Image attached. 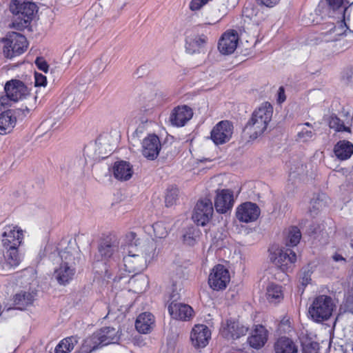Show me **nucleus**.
<instances>
[{
	"label": "nucleus",
	"mask_w": 353,
	"mask_h": 353,
	"mask_svg": "<svg viewBox=\"0 0 353 353\" xmlns=\"http://www.w3.org/2000/svg\"><path fill=\"white\" fill-rule=\"evenodd\" d=\"M123 256L125 271L129 273L140 272L145 270L154 256V249L149 243H144L141 248L132 247Z\"/></svg>",
	"instance_id": "nucleus-1"
},
{
	"label": "nucleus",
	"mask_w": 353,
	"mask_h": 353,
	"mask_svg": "<svg viewBox=\"0 0 353 353\" xmlns=\"http://www.w3.org/2000/svg\"><path fill=\"white\" fill-rule=\"evenodd\" d=\"M272 114L273 107L268 102L263 103L254 110L245 128L249 130L250 141L256 139L265 132Z\"/></svg>",
	"instance_id": "nucleus-2"
},
{
	"label": "nucleus",
	"mask_w": 353,
	"mask_h": 353,
	"mask_svg": "<svg viewBox=\"0 0 353 353\" xmlns=\"http://www.w3.org/2000/svg\"><path fill=\"white\" fill-rule=\"evenodd\" d=\"M270 261L279 268L288 277L287 272H290L297 260L296 253L289 248L272 245L268 250Z\"/></svg>",
	"instance_id": "nucleus-3"
},
{
	"label": "nucleus",
	"mask_w": 353,
	"mask_h": 353,
	"mask_svg": "<svg viewBox=\"0 0 353 353\" xmlns=\"http://www.w3.org/2000/svg\"><path fill=\"white\" fill-rule=\"evenodd\" d=\"M336 305L332 299L327 295L315 297L308 309L310 318L316 323L328 320L335 310Z\"/></svg>",
	"instance_id": "nucleus-4"
},
{
	"label": "nucleus",
	"mask_w": 353,
	"mask_h": 353,
	"mask_svg": "<svg viewBox=\"0 0 353 353\" xmlns=\"http://www.w3.org/2000/svg\"><path fill=\"white\" fill-rule=\"evenodd\" d=\"M2 41L3 54L8 59L21 54L28 48L26 38L15 32L9 33Z\"/></svg>",
	"instance_id": "nucleus-5"
},
{
	"label": "nucleus",
	"mask_w": 353,
	"mask_h": 353,
	"mask_svg": "<svg viewBox=\"0 0 353 353\" xmlns=\"http://www.w3.org/2000/svg\"><path fill=\"white\" fill-rule=\"evenodd\" d=\"M230 281V276L228 270L221 264L215 265L208 276L210 287L216 291L225 290Z\"/></svg>",
	"instance_id": "nucleus-6"
},
{
	"label": "nucleus",
	"mask_w": 353,
	"mask_h": 353,
	"mask_svg": "<svg viewBox=\"0 0 353 353\" xmlns=\"http://www.w3.org/2000/svg\"><path fill=\"white\" fill-rule=\"evenodd\" d=\"M213 212L211 200L207 198L201 199L195 205L192 219L198 225L204 226L212 219Z\"/></svg>",
	"instance_id": "nucleus-7"
},
{
	"label": "nucleus",
	"mask_w": 353,
	"mask_h": 353,
	"mask_svg": "<svg viewBox=\"0 0 353 353\" xmlns=\"http://www.w3.org/2000/svg\"><path fill=\"white\" fill-rule=\"evenodd\" d=\"M1 238L2 247L19 248L24 238L23 230L17 225H6Z\"/></svg>",
	"instance_id": "nucleus-8"
},
{
	"label": "nucleus",
	"mask_w": 353,
	"mask_h": 353,
	"mask_svg": "<svg viewBox=\"0 0 353 353\" xmlns=\"http://www.w3.org/2000/svg\"><path fill=\"white\" fill-rule=\"evenodd\" d=\"M2 256L0 257V270L8 272L17 268L22 260L19 248L2 247Z\"/></svg>",
	"instance_id": "nucleus-9"
},
{
	"label": "nucleus",
	"mask_w": 353,
	"mask_h": 353,
	"mask_svg": "<svg viewBox=\"0 0 353 353\" xmlns=\"http://www.w3.org/2000/svg\"><path fill=\"white\" fill-rule=\"evenodd\" d=\"M120 335L119 331L114 327H105L92 335V341L95 344L93 349L99 345L105 346L112 343H117L119 341Z\"/></svg>",
	"instance_id": "nucleus-10"
},
{
	"label": "nucleus",
	"mask_w": 353,
	"mask_h": 353,
	"mask_svg": "<svg viewBox=\"0 0 353 353\" xmlns=\"http://www.w3.org/2000/svg\"><path fill=\"white\" fill-rule=\"evenodd\" d=\"M239 37L236 31L230 30L225 32L218 42V50L223 55L234 53L237 48Z\"/></svg>",
	"instance_id": "nucleus-11"
},
{
	"label": "nucleus",
	"mask_w": 353,
	"mask_h": 353,
	"mask_svg": "<svg viewBox=\"0 0 353 353\" xmlns=\"http://www.w3.org/2000/svg\"><path fill=\"white\" fill-rule=\"evenodd\" d=\"M232 133V124L228 121H221L213 128L210 136L216 145H221L230 141Z\"/></svg>",
	"instance_id": "nucleus-12"
},
{
	"label": "nucleus",
	"mask_w": 353,
	"mask_h": 353,
	"mask_svg": "<svg viewBox=\"0 0 353 353\" xmlns=\"http://www.w3.org/2000/svg\"><path fill=\"white\" fill-rule=\"evenodd\" d=\"M6 96L9 101H17L26 98L29 94L28 88L22 81L17 79H12L8 81L4 88Z\"/></svg>",
	"instance_id": "nucleus-13"
},
{
	"label": "nucleus",
	"mask_w": 353,
	"mask_h": 353,
	"mask_svg": "<svg viewBox=\"0 0 353 353\" xmlns=\"http://www.w3.org/2000/svg\"><path fill=\"white\" fill-rule=\"evenodd\" d=\"M161 143L156 134H149L145 137L141 143V153L148 160L156 159L161 151Z\"/></svg>",
	"instance_id": "nucleus-14"
},
{
	"label": "nucleus",
	"mask_w": 353,
	"mask_h": 353,
	"mask_svg": "<svg viewBox=\"0 0 353 353\" xmlns=\"http://www.w3.org/2000/svg\"><path fill=\"white\" fill-rule=\"evenodd\" d=\"M211 339V331L203 324L195 325L190 332V341L195 348H203Z\"/></svg>",
	"instance_id": "nucleus-15"
},
{
	"label": "nucleus",
	"mask_w": 353,
	"mask_h": 353,
	"mask_svg": "<svg viewBox=\"0 0 353 353\" xmlns=\"http://www.w3.org/2000/svg\"><path fill=\"white\" fill-rule=\"evenodd\" d=\"M37 6L34 3L27 0H12L10 6L12 13L23 18H28L30 21L37 11Z\"/></svg>",
	"instance_id": "nucleus-16"
},
{
	"label": "nucleus",
	"mask_w": 353,
	"mask_h": 353,
	"mask_svg": "<svg viewBox=\"0 0 353 353\" xmlns=\"http://www.w3.org/2000/svg\"><path fill=\"white\" fill-rule=\"evenodd\" d=\"M116 141L108 133L101 134L95 142L97 158H105L114 150Z\"/></svg>",
	"instance_id": "nucleus-17"
},
{
	"label": "nucleus",
	"mask_w": 353,
	"mask_h": 353,
	"mask_svg": "<svg viewBox=\"0 0 353 353\" xmlns=\"http://www.w3.org/2000/svg\"><path fill=\"white\" fill-rule=\"evenodd\" d=\"M208 40V37L203 34H190L185 39L186 52L190 54L201 53L207 44Z\"/></svg>",
	"instance_id": "nucleus-18"
},
{
	"label": "nucleus",
	"mask_w": 353,
	"mask_h": 353,
	"mask_svg": "<svg viewBox=\"0 0 353 353\" xmlns=\"http://www.w3.org/2000/svg\"><path fill=\"white\" fill-rule=\"evenodd\" d=\"M223 337L228 340L239 339L242 334V326L240 323L233 319L223 322L220 330Z\"/></svg>",
	"instance_id": "nucleus-19"
},
{
	"label": "nucleus",
	"mask_w": 353,
	"mask_h": 353,
	"mask_svg": "<svg viewBox=\"0 0 353 353\" xmlns=\"http://www.w3.org/2000/svg\"><path fill=\"white\" fill-rule=\"evenodd\" d=\"M168 312L173 319L182 321H189L193 316V310L190 305L174 301L168 305Z\"/></svg>",
	"instance_id": "nucleus-20"
},
{
	"label": "nucleus",
	"mask_w": 353,
	"mask_h": 353,
	"mask_svg": "<svg viewBox=\"0 0 353 353\" xmlns=\"http://www.w3.org/2000/svg\"><path fill=\"white\" fill-rule=\"evenodd\" d=\"M193 115L192 110L187 105L175 108L170 117V121L173 125L177 127L183 126Z\"/></svg>",
	"instance_id": "nucleus-21"
},
{
	"label": "nucleus",
	"mask_w": 353,
	"mask_h": 353,
	"mask_svg": "<svg viewBox=\"0 0 353 353\" xmlns=\"http://www.w3.org/2000/svg\"><path fill=\"white\" fill-rule=\"evenodd\" d=\"M234 205V197L232 193L228 190H222L217 193L214 206L219 213H226L231 210Z\"/></svg>",
	"instance_id": "nucleus-22"
},
{
	"label": "nucleus",
	"mask_w": 353,
	"mask_h": 353,
	"mask_svg": "<svg viewBox=\"0 0 353 353\" xmlns=\"http://www.w3.org/2000/svg\"><path fill=\"white\" fill-rule=\"evenodd\" d=\"M75 272V267L60 264L59 267L54 270L53 277L59 284L65 285L73 279Z\"/></svg>",
	"instance_id": "nucleus-23"
},
{
	"label": "nucleus",
	"mask_w": 353,
	"mask_h": 353,
	"mask_svg": "<svg viewBox=\"0 0 353 353\" xmlns=\"http://www.w3.org/2000/svg\"><path fill=\"white\" fill-rule=\"evenodd\" d=\"M99 254L101 260H108L119 257V246L116 241L104 240L99 245Z\"/></svg>",
	"instance_id": "nucleus-24"
},
{
	"label": "nucleus",
	"mask_w": 353,
	"mask_h": 353,
	"mask_svg": "<svg viewBox=\"0 0 353 353\" xmlns=\"http://www.w3.org/2000/svg\"><path fill=\"white\" fill-rule=\"evenodd\" d=\"M265 299L270 304L277 305L284 299V290L281 285L273 282L268 284L265 289Z\"/></svg>",
	"instance_id": "nucleus-25"
},
{
	"label": "nucleus",
	"mask_w": 353,
	"mask_h": 353,
	"mask_svg": "<svg viewBox=\"0 0 353 353\" xmlns=\"http://www.w3.org/2000/svg\"><path fill=\"white\" fill-rule=\"evenodd\" d=\"M154 325V317L149 312L140 314L137 318L135 327L142 334H147L152 331Z\"/></svg>",
	"instance_id": "nucleus-26"
},
{
	"label": "nucleus",
	"mask_w": 353,
	"mask_h": 353,
	"mask_svg": "<svg viewBox=\"0 0 353 353\" xmlns=\"http://www.w3.org/2000/svg\"><path fill=\"white\" fill-rule=\"evenodd\" d=\"M267 339V330L263 326L258 325L255 326L252 335L248 339V342L251 347L259 349L265 345Z\"/></svg>",
	"instance_id": "nucleus-27"
},
{
	"label": "nucleus",
	"mask_w": 353,
	"mask_h": 353,
	"mask_svg": "<svg viewBox=\"0 0 353 353\" xmlns=\"http://www.w3.org/2000/svg\"><path fill=\"white\" fill-rule=\"evenodd\" d=\"M132 167L127 161H117L113 166V174L118 180L127 181L132 177Z\"/></svg>",
	"instance_id": "nucleus-28"
},
{
	"label": "nucleus",
	"mask_w": 353,
	"mask_h": 353,
	"mask_svg": "<svg viewBox=\"0 0 353 353\" xmlns=\"http://www.w3.org/2000/svg\"><path fill=\"white\" fill-rule=\"evenodd\" d=\"M275 353H298V346L288 337H280L274 345Z\"/></svg>",
	"instance_id": "nucleus-29"
},
{
	"label": "nucleus",
	"mask_w": 353,
	"mask_h": 353,
	"mask_svg": "<svg viewBox=\"0 0 353 353\" xmlns=\"http://www.w3.org/2000/svg\"><path fill=\"white\" fill-rule=\"evenodd\" d=\"M334 153L341 161L349 159L353 154V144L349 141H339L334 147Z\"/></svg>",
	"instance_id": "nucleus-30"
},
{
	"label": "nucleus",
	"mask_w": 353,
	"mask_h": 353,
	"mask_svg": "<svg viewBox=\"0 0 353 353\" xmlns=\"http://www.w3.org/2000/svg\"><path fill=\"white\" fill-rule=\"evenodd\" d=\"M16 117L12 114L11 110L5 111L0 114V134L10 133L15 126Z\"/></svg>",
	"instance_id": "nucleus-31"
},
{
	"label": "nucleus",
	"mask_w": 353,
	"mask_h": 353,
	"mask_svg": "<svg viewBox=\"0 0 353 353\" xmlns=\"http://www.w3.org/2000/svg\"><path fill=\"white\" fill-rule=\"evenodd\" d=\"M284 243L286 247L296 246L300 242L301 233L296 226H290L284 232Z\"/></svg>",
	"instance_id": "nucleus-32"
},
{
	"label": "nucleus",
	"mask_w": 353,
	"mask_h": 353,
	"mask_svg": "<svg viewBox=\"0 0 353 353\" xmlns=\"http://www.w3.org/2000/svg\"><path fill=\"white\" fill-rule=\"evenodd\" d=\"M34 300V294L29 292H21L17 294L14 298V303L17 308L23 310L31 305Z\"/></svg>",
	"instance_id": "nucleus-33"
},
{
	"label": "nucleus",
	"mask_w": 353,
	"mask_h": 353,
	"mask_svg": "<svg viewBox=\"0 0 353 353\" xmlns=\"http://www.w3.org/2000/svg\"><path fill=\"white\" fill-rule=\"evenodd\" d=\"M59 254L61 260V264L69 265L72 267L75 266V261L79 255L78 250L70 246H68L65 250H61Z\"/></svg>",
	"instance_id": "nucleus-34"
},
{
	"label": "nucleus",
	"mask_w": 353,
	"mask_h": 353,
	"mask_svg": "<svg viewBox=\"0 0 353 353\" xmlns=\"http://www.w3.org/2000/svg\"><path fill=\"white\" fill-rule=\"evenodd\" d=\"M261 213L259 206L252 202H244V223L254 222Z\"/></svg>",
	"instance_id": "nucleus-35"
},
{
	"label": "nucleus",
	"mask_w": 353,
	"mask_h": 353,
	"mask_svg": "<svg viewBox=\"0 0 353 353\" xmlns=\"http://www.w3.org/2000/svg\"><path fill=\"white\" fill-rule=\"evenodd\" d=\"M78 343L77 336H71L62 339L56 346L55 353H70Z\"/></svg>",
	"instance_id": "nucleus-36"
},
{
	"label": "nucleus",
	"mask_w": 353,
	"mask_h": 353,
	"mask_svg": "<svg viewBox=\"0 0 353 353\" xmlns=\"http://www.w3.org/2000/svg\"><path fill=\"white\" fill-rule=\"evenodd\" d=\"M330 8L336 12L337 18H344L349 2L346 0H327Z\"/></svg>",
	"instance_id": "nucleus-37"
},
{
	"label": "nucleus",
	"mask_w": 353,
	"mask_h": 353,
	"mask_svg": "<svg viewBox=\"0 0 353 353\" xmlns=\"http://www.w3.org/2000/svg\"><path fill=\"white\" fill-rule=\"evenodd\" d=\"M311 126L310 123H305L299 126V130L297 134V140L301 142H307L312 139L314 132L309 129Z\"/></svg>",
	"instance_id": "nucleus-38"
},
{
	"label": "nucleus",
	"mask_w": 353,
	"mask_h": 353,
	"mask_svg": "<svg viewBox=\"0 0 353 353\" xmlns=\"http://www.w3.org/2000/svg\"><path fill=\"white\" fill-rule=\"evenodd\" d=\"M125 242L127 245L121 247L123 250V252H125L128 249H131L132 247L141 248L142 245H141L140 239L134 232H130L125 235Z\"/></svg>",
	"instance_id": "nucleus-39"
},
{
	"label": "nucleus",
	"mask_w": 353,
	"mask_h": 353,
	"mask_svg": "<svg viewBox=\"0 0 353 353\" xmlns=\"http://www.w3.org/2000/svg\"><path fill=\"white\" fill-rule=\"evenodd\" d=\"M328 122L330 128L334 129L336 132H351L350 126L346 125L336 116H331Z\"/></svg>",
	"instance_id": "nucleus-40"
},
{
	"label": "nucleus",
	"mask_w": 353,
	"mask_h": 353,
	"mask_svg": "<svg viewBox=\"0 0 353 353\" xmlns=\"http://www.w3.org/2000/svg\"><path fill=\"white\" fill-rule=\"evenodd\" d=\"M129 283L135 288L137 292H141L145 290L148 285V279L143 275H140L137 278H131Z\"/></svg>",
	"instance_id": "nucleus-41"
},
{
	"label": "nucleus",
	"mask_w": 353,
	"mask_h": 353,
	"mask_svg": "<svg viewBox=\"0 0 353 353\" xmlns=\"http://www.w3.org/2000/svg\"><path fill=\"white\" fill-rule=\"evenodd\" d=\"M199 238V231L190 228L183 234V241L185 244L192 246Z\"/></svg>",
	"instance_id": "nucleus-42"
},
{
	"label": "nucleus",
	"mask_w": 353,
	"mask_h": 353,
	"mask_svg": "<svg viewBox=\"0 0 353 353\" xmlns=\"http://www.w3.org/2000/svg\"><path fill=\"white\" fill-rule=\"evenodd\" d=\"M154 235L157 238H165L168 234L169 228L163 222H157L152 225Z\"/></svg>",
	"instance_id": "nucleus-43"
},
{
	"label": "nucleus",
	"mask_w": 353,
	"mask_h": 353,
	"mask_svg": "<svg viewBox=\"0 0 353 353\" xmlns=\"http://www.w3.org/2000/svg\"><path fill=\"white\" fill-rule=\"evenodd\" d=\"M338 19L340 20L337 21L336 25H334L333 28L330 29V32L331 33H334L335 35L340 36L345 34L348 29V27L345 22V17Z\"/></svg>",
	"instance_id": "nucleus-44"
},
{
	"label": "nucleus",
	"mask_w": 353,
	"mask_h": 353,
	"mask_svg": "<svg viewBox=\"0 0 353 353\" xmlns=\"http://www.w3.org/2000/svg\"><path fill=\"white\" fill-rule=\"evenodd\" d=\"M30 21L28 18H23L20 15H17L13 20L10 27L17 30H22L28 26Z\"/></svg>",
	"instance_id": "nucleus-45"
},
{
	"label": "nucleus",
	"mask_w": 353,
	"mask_h": 353,
	"mask_svg": "<svg viewBox=\"0 0 353 353\" xmlns=\"http://www.w3.org/2000/svg\"><path fill=\"white\" fill-rule=\"evenodd\" d=\"M178 193L179 191L176 188H171L168 190L165 198V202L167 207L172 206L176 203L178 199Z\"/></svg>",
	"instance_id": "nucleus-46"
},
{
	"label": "nucleus",
	"mask_w": 353,
	"mask_h": 353,
	"mask_svg": "<svg viewBox=\"0 0 353 353\" xmlns=\"http://www.w3.org/2000/svg\"><path fill=\"white\" fill-rule=\"evenodd\" d=\"M86 164L85 158H76L69 162L68 167L71 170L82 171Z\"/></svg>",
	"instance_id": "nucleus-47"
},
{
	"label": "nucleus",
	"mask_w": 353,
	"mask_h": 353,
	"mask_svg": "<svg viewBox=\"0 0 353 353\" xmlns=\"http://www.w3.org/2000/svg\"><path fill=\"white\" fill-rule=\"evenodd\" d=\"M312 273V268L307 265L302 269L301 274V282L303 285H307L311 281V274Z\"/></svg>",
	"instance_id": "nucleus-48"
},
{
	"label": "nucleus",
	"mask_w": 353,
	"mask_h": 353,
	"mask_svg": "<svg viewBox=\"0 0 353 353\" xmlns=\"http://www.w3.org/2000/svg\"><path fill=\"white\" fill-rule=\"evenodd\" d=\"M343 80L348 85H353V68H347L342 76Z\"/></svg>",
	"instance_id": "nucleus-49"
},
{
	"label": "nucleus",
	"mask_w": 353,
	"mask_h": 353,
	"mask_svg": "<svg viewBox=\"0 0 353 353\" xmlns=\"http://www.w3.org/2000/svg\"><path fill=\"white\" fill-rule=\"evenodd\" d=\"M35 86H43L47 85L46 77L38 72L34 73Z\"/></svg>",
	"instance_id": "nucleus-50"
},
{
	"label": "nucleus",
	"mask_w": 353,
	"mask_h": 353,
	"mask_svg": "<svg viewBox=\"0 0 353 353\" xmlns=\"http://www.w3.org/2000/svg\"><path fill=\"white\" fill-rule=\"evenodd\" d=\"M35 64L37 65V68L44 72H48V64L47 63V62L44 60L43 58L42 57H38L37 58V59L35 60Z\"/></svg>",
	"instance_id": "nucleus-51"
},
{
	"label": "nucleus",
	"mask_w": 353,
	"mask_h": 353,
	"mask_svg": "<svg viewBox=\"0 0 353 353\" xmlns=\"http://www.w3.org/2000/svg\"><path fill=\"white\" fill-rule=\"evenodd\" d=\"M259 4L263 5L268 8H273L279 3L280 0H256Z\"/></svg>",
	"instance_id": "nucleus-52"
},
{
	"label": "nucleus",
	"mask_w": 353,
	"mask_h": 353,
	"mask_svg": "<svg viewBox=\"0 0 353 353\" xmlns=\"http://www.w3.org/2000/svg\"><path fill=\"white\" fill-rule=\"evenodd\" d=\"M326 198L325 195L321 194L318 196L317 201H314L315 205H313V208H316L317 210L322 208L325 205L326 202H324L323 200Z\"/></svg>",
	"instance_id": "nucleus-53"
},
{
	"label": "nucleus",
	"mask_w": 353,
	"mask_h": 353,
	"mask_svg": "<svg viewBox=\"0 0 353 353\" xmlns=\"http://www.w3.org/2000/svg\"><path fill=\"white\" fill-rule=\"evenodd\" d=\"M286 97L285 94V90L284 88L281 86L277 92V102L279 103H282L285 101Z\"/></svg>",
	"instance_id": "nucleus-54"
},
{
	"label": "nucleus",
	"mask_w": 353,
	"mask_h": 353,
	"mask_svg": "<svg viewBox=\"0 0 353 353\" xmlns=\"http://www.w3.org/2000/svg\"><path fill=\"white\" fill-rule=\"evenodd\" d=\"M258 13V8L255 6H252L250 9L247 7L245 10V15L246 17L252 19V17H254Z\"/></svg>",
	"instance_id": "nucleus-55"
},
{
	"label": "nucleus",
	"mask_w": 353,
	"mask_h": 353,
	"mask_svg": "<svg viewBox=\"0 0 353 353\" xmlns=\"http://www.w3.org/2000/svg\"><path fill=\"white\" fill-rule=\"evenodd\" d=\"M10 102L9 101L8 97H6V95L1 96L0 97V110L2 108H6V107L10 105Z\"/></svg>",
	"instance_id": "nucleus-56"
},
{
	"label": "nucleus",
	"mask_w": 353,
	"mask_h": 353,
	"mask_svg": "<svg viewBox=\"0 0 353 353\" xmlns=\"http://www.w3.org/2000/svg\"><path fill=\"white\" fill-rule=\"evenodd\" d=\"M300 175V171H295V170H292V169L291 168V170L290 172V174H289V180L290 181H292V183H293L294 181H295L296 177Z\"/></svg>",
	"instance_id": "nucleus-57"
},
{
	"label": "nucleus",
	"mask_w": 353,
	"mask_h": 353,
	"mask_svg": "<svg viewBox=\"0 0 353 353\" xmlns=\"http://www.w3.org/2000/svg\"><path fill=\"white\" fill-rule=\"evenodd\" d=\"M236 218L240 222H243V203L237 208Z\"/></svg>",
	"instance_id": "nucleus-58"
},
{
	"label": "nucleus",
	"mask_w": 353,
	"mask_h": 353,
	"mask_svg": "<svg viewBox=\"0 0 353 353\" xmlns=\"http://www.w3.org/2000/svg\"><path fill=\"white\" fill-rule=\"evenodd\" d=\"M332 259L334 261L336 262H339V261H345V259L344 257H343L341 254H338V253H335L333 256H332Z\"/></svg>",
	"instance_id": "nucleus-59"
},
{
	"label": "nucleus",
	"mask_w": 353,
	"mask_h": 353,
	"mask_svg": "<svg viewBox=\"0 0 353 353\" xmlns=\"http://www.w3.org/2000/svg\"><path fill=\"white\" fill-rule=\"evenodd\" d=\"M302 353H316V352L313 349L305 347L303 348Z\"/></svg>",
	"instance_id": "nucleus-60"
},
{
	"label": "nucleus",
	"mask_w": 353,
	"mask_h": 353,
	"mask_svg": "<svg viewBox=\"0 0 353 353\" xmlns=\"http://www.w3.org/2000/svg\"><path fill=\"white\" fill-rule=\"evenodd\" d=\"M289 323H290L289 319L283 318V319H282L281 321L280 325L281 327L283 325H288Z\"/></svg>",
	"instance_id": "nucleus-61"
},
{
	"label": "nucleus",
	"mask_w": 353,
	"mask_h": 353,
	"mask_svg": "<svg viewBox=\"0 0 353 353\" xmlns=\"http://www.w3.org/2000/svg\"><path fill=\"white\" fill-rule=\"evenodd\" d=\"M17 110L23 112V114L24 116H26V114L30 112V109L27 107H26L25 109H18Z\"/></svg>",
	"instance_id": "nucleus-62"
},
{
	"label": "nucleus",
	"mask_w": 353,
	"mask_h": 353,
	"mask_svg": "<svg viewBox=\"0 0 353 353\" xmlns=\"http://www.w3.org/2000/svg\"><path fill=\"white\" fill-rule=\"evenodd\" d=\"M253 184L254 183L250 181V182L246 183L245 184L244 183V185H246V187H248V188H252Z\"/></svg>",
	"instance_id": "nucleus-63"
},
{
	"label": "nucleus",
	"mask_w": 353,
	"mask_h": 353,
	"mask_svg": "<svg viewBox=\"0 0 353 353\" xmlns=\"http://www.w3.org/2000/svg\"><path fill=\"white\" fill-rule=\"evenodd\" d=\"M158 105V101H156L154 99L152 100V105L155 106Z\"/></svg>",
	"instance_id": "nucleus-64"
}]
</instances>
